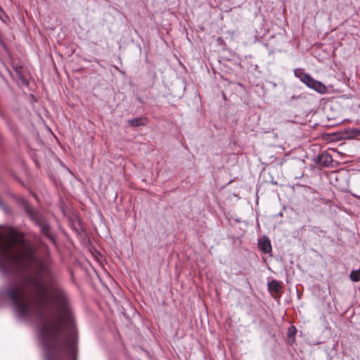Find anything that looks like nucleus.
<instances>
[{"label":"nucleus","mask_w":360,"mask_h":360,"mask_svg":"<svg viewBox=\"0 0 360 360\" xmlns=\"http://www.w3.org/2000/svg\"><path fill=\"white\" fill-rule=\"evenodd\" d=\"M13 260L4 271L15 280L0 290V300L9 303L21 319H36L46 360H72L75 336L64 337L63 330L72 327V316L67 292L51 275L42 281L39 274L46 266L35 255L33 246L23 234L9 229L0 241V264Z\"/></svg>","instance_id":"f257e3e1"},{"label":"nucleus","mask_w":360,"mask_h":360,"mask_svg":"<svg viewBox=\"0 0 360 360\" xmlns=\"http://www.w3.org/2000/svg\"><path fill=\"white\" fill-rule=\"evenodd\" d=\"M294 75L309 89H311L321 94L326 92L327 88L325 84L314 79L309 73L304 72L302 69H295L294 70Z\"/></svg>","instance_id":"f03ea898"},{"label":"nucleus","mask_w":360,"mask_h":360,"mask_svg":"<svg viewBox=\"0 0 360 360\" xmlns=\"http://www.w3.org/2000/svg\"><path fill=\"white\" fill-rule=\"evenodd\" d=\"M330 183L338 189L347 191L349 186L350 174L347 169L332 172L329 176Z\"/></svg>","instance_id":"7ed1b4c3"},{"label":"nucleus","mask_w":360,"mask_h":360,"mask_svg":"<svg viewBox=\"0 0 360 360\" xmlns=\"http://www.w3.org/2000/svg\"><path fill=\"white\" fill-rule=\"evenodd\" d=\"M259 249L264 253H269L271 251V245L267 236H264L258 242Z\"/></svg>","instance_id":"20e7f679"},{"label":"nucleus","mask_w":360,"mask_h":360,"mask_svg":"<svg viewBox=\"0 0 360 360\" xmlns=\"http://www.w3.org/2000/svg\"><path fill=\"white\" fill-rule=\"evenodd\" d=\"M297 329L294 326H290L288 328L287 338L289 344H293L295 342V335Z\"/></svg>","instance_id":"39448f33"},{"label":"nucleus","mask_w":360,"mask_h":360,"mask_svg":"<svg viewBox=\"0 0 360 360\" xmlns=\"http://www.w3.org/2000/svg\"><path fill=\"white\" fill-rule=\"evenodd\" d=\"M39 226H40L41 233H43L46 237H48L49 238H50L51 240H53V237L49 233V226L46 223H44V222L41 223L39 224Z\"/></svg>","instance_id":"423d86ee"},{"label":"nucleus","mask_w":360,"mask_h":360,"mask_svg":"<svg viewBox=\"0 0 360 360\" xmlns=\"http://www.w3.org/2000/svg\"><path fill=\"white\" fill-rule=\"evenodd\" d=\"M268 286L270 290H274L275 292H279L281 289V283L276 280H273L271 282H269Z\"/></svg>","instance_id":"0eeeda50"},{"label":"nucleus","mask_w":360,"mask_h":360,"mask_svg":"<svg viewBox=\"0 0 360 360\" xmlns=\"http://www.w3.org/2000/svg\"><path fill=\"white\" fill-rule=\"evenodd\" d=\"M129 123L133 127H138L144 124V120L143 118H134L129 120Z\"/></svg>","instance_id":"6e6552de"},{"label":"nucleus","mask_w":360,"mask_h":360,"mask_svg":"<svg viewBox=\"0 0 360 360\" xmlns=\"http://www.w3.org/2000/svg\"><path fill=\"white\" fill-rule=\"evenodd\" d=\"M349 278L352 281L357 282L360 281V270H353L351 271Z\"/></svg>","instance_id":"1a4fd4ad"},{"label":"nucleus","mask_w":360,"mask_h":360,"mask_svg":"<svg viewBox=\"0 0 360 360\" xmlns=\"http://www.w3.org/2000/svg\"><path fill=\"white\" fill-rule=\"evenodd\" d=\"M319 160L320 162H323L326 165L328 162H330L332 160V158L328 154H321L319 157Z\"/></svg>","instance_id":"9d476101"},{"label":"nucleus","mask_w":360,"mask_h":360,"mask_svg":"<svg viewBox=\"0 0 360 360\" xmlns=\"http://www.w3.org/2000/svg\"><path fill=\"white\" fill-rule=\"evenodd\" d=\"M352 195L356 198H359L360 199V195H355V194H352Z\"/></svg>","instance_id":"9b49d317"},{"label":"nucleus","mask_w":360,"mask_h":360,"mask_svg":"<svg viewBox=\"0 0 360 360\" xmlns=\"http://www.w3.org/2000/svg\"><path fill=\"white\" fill-rule=\"evenodd\" d=\"M0 205H1V202L0 201Z\"/></svg>","instance_id":"f8f14e48"}]
</instances>
